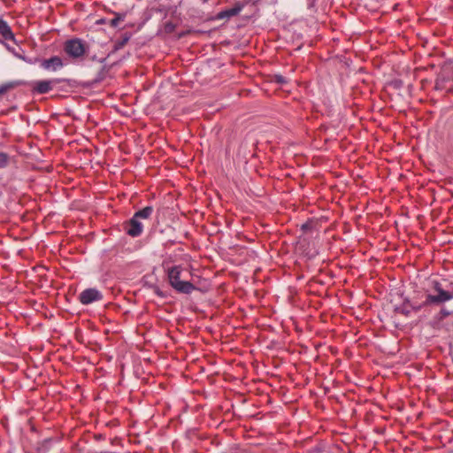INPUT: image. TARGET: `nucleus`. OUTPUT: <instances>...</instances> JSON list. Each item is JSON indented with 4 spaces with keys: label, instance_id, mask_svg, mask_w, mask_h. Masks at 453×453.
<instances>
[{
    "label": "nucleus",
    "instance_id": "nucleus-1",
    "mask_svg": "<svg viewBox=\"0 0 453 453\" xmlns=\"http://www.w3.org/2000/svg\"><path fill=\"white\" fill-rule=\"evenodd\" d=\"M181 267L173 266L168 269L167 275L170 285L179 293L190 294L196 287L189 281L180 280Z\"/></svg>",
    "mask_w": 453,
    "mask_h": 453
},
{
    "label": "nucleus",
    "instance_id": "nucleus-2",
    "mask_svg": "<svg viewBox=\"0 0 453 453\" xmlns=\"http://www.w3.org/2000/svg\"><path fill=\"white\" fill-rule=\"evenodd\" d=\"M87 45L79 38L67 40L64 44L65 52L73 59L82 58L87 52Z\"/></svg>",
    "mask_w": 453,
    "mask_h": 453
},
{
    "label": "nucleus",
    "instance_id": "nucleus-3",
    "mask_svg": "<svg viewBox=\"0 0 453 453\" xmlns=\"http://www.w3.org/2000/svg\"><path fill=\"white\" fill-rule=\"evenodd\" d=\"M248 4L249 1L247 0L237 1L232 8L218 12L215 16V19H229L230 18L238 15Z\"/></svg>",
    "mask_w": 453,
    "mask_h": 453
},
{
    "label": "nucleus",
    "instance_id": "nucleus-4",
    "mask_svg": "<svg viewBox=\"0 0 453 453\" xmlns=\"http://www.w3.org/2000/svg\"><path fill=\"white\" fill-rule=\"evenodd\" d=\"M60 79L36 81L32 83V91L36 94H47L53 89L54 86L59 84Z\"/></svg>",
    "mask_w": 453,
    "mask_h": 453
},
{
    "label": "nucleus",
    "instance_id": "nucleus-5",
    "mask_svg": "<svg viewBox=\"0 0 453 453\" xmlns=\"http://www.w3.org/2000/svg\"><path fill=\"white\" fill-rule=\"evenodd\" d=\"M103 297V294L98 289L89 288L81 291L78 299L83 305H88L92 303L101 301Z\"/></svg>",
    "mask_w": 453,
    "mask_h": 453
},
{
    "label": "nucleus",
    "instance_id": "nucleus-6",
    "mask_svg": "<svg viewBox=\"0 0 453 453\" xmlns=\"http://www.w3.org/2000/svg\"><path fill=\"white\" fill-rule=\"evenodd\" d=\"M126 233L132 237H138L143 231V224L134 217L125 225Z\"/></svg>",
    "mask_w": 453,
    "mask_h": 453
},
{
    "label": "nucleus",
    "instance_id": "nucleus-7",
    "mask_svg": "<svg viewBox=\"0 0 453 453\" xmlns=\"http://www.w3.org/2000/svg\"><path fill=\"white\" fill-rule=\"evenodd\" d=\"M40 65L44 70L56 72L64 66V63L60 57L53 56L48 59L41 60Z\"/></svg>",
    "mask_w": 453,
    "mask_h": 453
},
{
    "label": "nucleus",
    "instance_id": "nucleus-8",
    "mask_svg": "<svg viewBox=\"0 0 453 453\" xmlns=\"http://www.w3.org/2000/svg\"><path fill=\"white\" fill-rule=\"evenodd\" d=\"M434 289L437 292V296L441 303L453 299V292L444 290L439 281H434Z\"/></svg>",
    "mask_w": 453,
    "mask_h": 453
},
{
    "label": "nucleus",
    "instance_id": "nucleus-9",
    "mask_svg": "<svg viewBox=\"0 0 453 453\" xmlns=\"http://www.w3.org/2000/svg\"><path fill=\"white\" fill-rule=\"evenodd\" d=\"M0 35L5 40H10V41L15 40L14 34L12 33L10 26L8 25V23L5 20H4L2 19H0Z\"/></svg>",
    "mask_w": 453,
    "mask_h": 453
},
{
    "label": "nucleus",
    "instance_id": "nucleus-10",
    "mask_svg": "<svg viewBox=\"0 0 453 453\" xmlns=\"http://www.w3.org/2000/svg\"><path fill=\"white\" fill-rule=\"evenodd\" d=\"M153 211L154 209L152 206H146L142 210L136 211L133 217L139 221H142V219H149L150 217L152 215Z\"/></svg>",
    "mask_w": 453,
    "mask_h": 453
},
{
    "label": "nucleus",
    "instance_id": "nucleus-11",
    "mask_svg": "<svg viewBox=\"0 0 453 453\" xmlns=\"http://www.w3.org/2000/svg\"><path fill=\"white\" fill-rule=\"evenodd\" d=\"M25 82L22 81H12L0 85V96L6 94L15 88L24 85Z\"/></svg>",
    "mask_w": 453,
    "mask_h": 453
},
{
    "label": "nucleus",
    "instance_id": "nucleus-12",
    "mask_svg": "<svg viewBox=\"0 0 453 453\" xmlns=\"http://www.w3.org/2000/svg\"><path fill=\"white\" fill-rule=\"evenodd\" d=\"M131 35L129 33H125L119 40H117L114 42V50H121L130 40Z\"/></svg>",
    "mask_w": 453,
    "mask_h": 453
},
{
    "label": "nucleus",
    "instance_id": "nucleus-13",
    "mask_svg": "<svg viewBox=\"0 0 453 453\" xmlns=\"http://www.w3.org/2000/svg\"><path fill=\"white\" fill-rule=\"evenodd\" d=\"M12 157L9 154L0 151V168H6L11 163Z\"/></svg>",
    "mask_w": 453,
    "mask_h": 453
},
{
    "label": "nucleus",
    "instance_id": "nucleus-14",
    "mask_svg": "<svg viewBox=\"0 0 453 453\" xmlns=\"http://www.w3.org/2000/svg\"><path fill=\"white\" fill-rule=\"evenodd\" d=\"M441 303L437 295H427L426 300L423 302V305L428 306L431 304H439Z\"/></svg>",
    "mask_w": 453,
    "mask_h": 453
},
{
    "label": "nucleus",
    "instance_id": "nucleus-15",
    "mask_svg": "<svg viewBox=\"0 0 453 453\" xmlns=\"http://www.w3.org/2000/svg\"><path fill=\"white\" fill-rule=\"evenodd\" d=\"M125 18L124 14L116 13L115 18L111 19L109 22L110 26L112 27H118L120 21H123Z\"/></svg>",
    "mask_w": 453,
    "mask_h": 453
},
{
    "label": "nucleus",
    "instance_id": "nucleus-16",
    "mask_svg": "<svg viewBox=\"0 0 453 453\" xmlns=\"http://www.w3.org/2000/svg\"><path fill=\"white\" fill-rule=\"evenodd\" d=\"M396 311L401 313V314H403L405 316H409L411 311V305H408L406 303H403L401 307H398L396 309Z\"/></svg>",
    "mask_w": 453,
    "mask_h": 453
},
{
    "label": "nucleus",
    "instance_id": "nucleus-17",
    "mask_svg": "<svg viewBox=\"0 0 453 453\" xmlns=\"http://www.w3.org/2000/svg\"><path fill=\"white\" fill-rule=\"evenodd\" d=\"M175 27H175V25H174L173 22H170V21H169V22H166V23L165 24V31L166 33H172V32H173V31L175 30Z\"/></svg>",
    "mask_w": 453,
    "mask_h": 453
},
{
    "label": "nucleus",
    "instance_id": "nucleus-18",
    "mask_svg": "<svg viewBox=\"0 0 453 453\" xmlns=\"http://www.w3.org/2000/svg\"><path fill=\"white\" fill-rule=\"evenodd\" d=\"M425 306L426 305H423V303H422L421 304H418V305H411V311H418Z\"/></svg>",
    "mask_w": 453,
    "mask_h": 453
},
{
    "label": "nucleus",
    "instance_id": "nucleus-19",
    "mask_svg": "<svg viewBox=\"0 0 453 453\" xmlns=\"http://www.w3.org/2000/svg\"><path fill=\"white\" fill-rule=\"evenodd\" d=\"M441 316H442V317H444V318H445V317H448V316H449V315H450V311H448V310H446V309H441Z\"/></svg>",
    "mask_w": 453,
    "mask_h": 453
},
{
    "label": "nucleus",
    "instance_id": "nucleus-20",
    "mask_svg": "<svg viewBox=\"0 0 453 453\" xmlns=\"http://www.w3.org/2000/svg\"><path fill=\"white\" fill-rule=\"evenodd\" d=\"M25 61H26V62H27V63H29V64H33V61H32V60H30V59L28 60V58H26V60H25Z\"/></svg>",
    "mask_w": 453,
    "mask_h": 453
},
{
    "label": "nucleus",
    "instance_id": "nucleus-21",
    "mask_svg": "<svg viewBox=\"0 0 453 453\" xmlns=\"http://www.w3.org/2000/svg\"><path fill=\"white\" fill-rule=\"evenodd\" d=\"M277 81H278L279 82H283V79H282L281 77H279V78L277 79Z\"/></svg>",
    "mask_w": 453,
    "mask_h": 453
},
{
    "label": "nucleus",
    "instance_id": "nucleus-22",
    "mask_svg": "<svg viewBox=\"0 0 453 453\" xmlns=\"http://www.w3.org/2000/svg\"><path fill=\"white\" fill-rule=\"evenodd\" d=\"M19 58L23 59L24 61L26 60V58L23 57V56H19Z\"/></svg>",
    "mask_w": 453,
    "mask_h": 453
},
{
    "label": "nucleus",
    "instance_id": "nucleus-23",
    "mask_svg": "<svg viewBox=\"0 0 453 453\" xmlns=\"http://www.w3.org/2000/svg\"><path fill=\"white\" fill-rule=\"evenodd\" d=\"M19 58L23 59L24 61L26 60V58L23 57V56H19Z\"/></svg>",
    "mask_w": 453,
    "mask_h": 453
},
{
    "label": "nucleus",
    "instance_id": "nucleus-24",
    "mask_svg": "<svg viewBox=\"0 0 453 453\" xmlns=\"http://www.w3.org/2000/svg\"><path fill=\"white\" fill-rule=\"evenodd\" d=\"M99 22L100 23H104V19H101Z\"/></svg>",
    "mask_w": 453,
    "mask_h": 453
},
{
    "label": "nucleus",
    "instance_id": "nucleus-25",
    "mask_svg": "<svg viewBox=\"0 0 453 453\" xmlns=\"http://www.w3.org/2000/svg\"><path fill=\"white\" fill-rule=\"evenodd\" d=\"M209 0H203V3H207Z\"/></svg>",
    "mask_w": 453,
    "mask_h": 453
}]
</instances>
